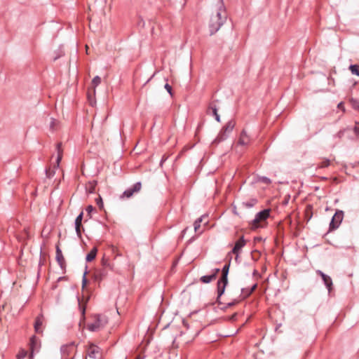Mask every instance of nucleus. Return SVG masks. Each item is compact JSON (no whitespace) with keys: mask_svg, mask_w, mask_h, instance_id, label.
<instances>
[{"mask_svg":"<svg viewBox=\"0 0 359 359\" xmlns=\"http://www.w3.org/2000/svg\"><path fill=\"white\" fill-rule=\"evenodd\" d=\"M235 316H236V314H234L233 316H232V318H232V319H233V318H234V317H235Z\"/></svg>","mask_w":359,"mask_h":359,"instance_id":"obj_43","label":"nucleus"},{"mask_svg":"<svg viewBox=\"0 0 359 359\" xmlns=\"http://www.w3.org/2000/svg\"><path fill=\"white\" fill-rule=\"evenodd\" d=\"M94 276L95 280H101L102 277V274L100 272H95Z\"/></svg>","mask_w":359,"mask_h":359,"instance_id":"obj_31","label":"nucleus"},{"mask_svg":"<svg viewBox=\"0 0 359 359\" xmlns=\"http://www.w3.org/2000/svg\"><path fill=\"white\" fill-rule=\"evenodd\" d=\"M349 70L353 74L357 75L359 76V65H352L349 67Z\"/></svg>","mask_w":359,"mask_h":359,"instance_id":"obj_24","label":"nucleus"},{"mask_svg":"<svg viewBox=\"0 0 359 359\" xmlns=\"http://www.w3.org/2000/svg\"><path fill=\"white\" fill-rule=\"evenodd\" d=\"M257 284H254L250 289H243V294L245 295V297H248L250 294H251L257 288Z\"/></svg>","mask_w":359,"mask_h":359,"instance_id":"obj_23","label":"nucleus"},{"mask_svg":"<svg viewBox=\"0 0 359 359\" xmlns=\"http://www.w3.org/2000/svg\"><path fill=\"white\" fill-rule=\"evenodd\" d=\"M40 344L39 340L36 339L35 336H33L30 339V344H29V349H30V354H29V358L32 359L34 357V352H37L39 349Z\"/></svg>","mask_w":359,"mask_h":359,"instance_id":"obj_7","label":"nucleus"},{"mask_svg":"<svg viewBox=\"0 0 359 359\" xmlns=\"http://www.w3.org/2000/svg\"><path fill=\"white\" fill-rule=\"evenodd\" d=\"M338 107L340 109H343V104L341 102L338 104Z\"/></svg>","mask_w":359,"mask_h":359,"instance_id":"obj_40","label":"nucleus"},{"mask_svg":"<svg viewBox=\"0 0 359 359\" xmlns=\"http://www.w3.org/2000/svg\"><path fill=\"white\" fill-rule=\"evenodd\" d=\"M87 353L89 357L95 359H98L101 356L100 348L94 344H90L88 346Z\"/></svg>","mask_w":359,"mask_h":359,"instance_id":"obj_8","label":"nucleus"},{"mask_svg":"<svg viewBox=\"0 0 359 359\" xmlns=\"http://www.w3.org/2000/svg\"><path fill=\"white\" fill-rule=\"evenodd\" d=\"M330 165V161L328 159H324L323 161L319 164L318 167L323 168L329 166Z\"/></svg>","mask_w":359,"mask_h":359,"instance_id":"obj_26","label":"nucleus"},{"mask_svg":"<svg viewBox=\"0 0 359 359\" xmlns=\"http://www.w3.org/2000/svg\"><path fill=\"white\" fill-rule=\"evenodd\" d=\"M342 135H343V132H342V131H340V132H339V133H337V136H338L339 138H341Z\"/></svg>","mask_w":359,"mask_h":359,"instance_id":"obj_38","label":"nucleus"},{"mask_svg":"<svg viewBox=\"0 0 359 359\" xmlns=\"http://www.w3.org/2000/svg\"><path fill=\"white\" fill-rule=\"evenodd\" d=\"M205 219V217H201L199 219H198L195 223H194V230L196 232H199L200 233L202 232V231H199L200 229V223L203 222V220Z\"/></svg>","mask_w":359,"mask_h":359,"instance_id":"obj_22","label":"nucleus"},{"mask_svg":"<svg viewBox=\"0 0 359 359\" xmlns=\"http://www.w3.org/2000/svg\"><path fill=\"white\" fill-rule=\"evenodd\" d=\"M76 347L74 344H70L69 345L62 346V352L64 356L74 355L76 353Z\"/></svg>","mask_w":359,"mask_h":359,"instance_id":"obj_9","label":"nucleus"},{"mask_svg":"<svg viewBox=\"0 0 359 359\" xmlns=\"http://www.w3.org/2000/svg\"><path fill=\"white\" fill-rule=\"evenodd\" d=\"M235 123L233 121H229L226 125L223 128V133L231 132L234 128Z\"/></svg>","mask_w":359,"mask_h":359,"instance_id":"obj_20","label":"nucleus"},{"mask_svg":"<svg viewBox=\"0 0 359 359\" xmlns=\"http://www.w3.org/2000/svg\"><path fill=\"white\" fill-rule=\"evenodd\" d=\"M101 82V79L100 76H96L92 81L91 85H92V93L93 94L95 93V87L97 86Z\"/></svg>","mask_w":359,"mask_h":359,"instance_id":"obj_19","label":"nucleus"},{"mask_svg":"<svg viewBox=\"0 0 359 359\" xmlns=\"http://www.w3.org/2000/svg\"><path fill=\"white\" fill-rule=\"evenodd\" d=\"M269 215V211L266 210L259 212L252 222V229H257L263 226V223L268 218Z\"/></svg>","mask_w":359,"mask_h":359,"instance_id":"obj_4","label":"nucleus"},{"mask_svg":"<svg viewBox=\"0 0 359 359\" xmlns=\"http://www.w3.org/2000/svg\"><path fill=\"white\" fill-rule=\"evenodd\" d=\"M317 273L322 277L328 290L330 291L332 289V281L331 278L330 276L325 275L320 271H318Z\"/></svg>","mask_w":359,"mask_h":359,"instance_id":"obj_13","label":"nucleus"},{"mask_svg":"<svg viewBox=\"0 0 359 359\" xmlns=\"http://www.w3.org/2000/svg\"><path fill=\"white\" fill-rule=\"evenodd\" d=\"M27 355V351L25 350H20L17 355L18 359H23Z\"/></svg>","mask_w":359,"mask_h":359,"instance_id":"obj_27","label":"nucleus"},{"mask_svg":"<svg viewBox=\"0 0 359 359\" xmlns=\"http://www.w3.org/2000/svg\"><path fill=\"white\" fill-rule=\"evenodd\" d=\"M88 298H86V300H85V302H84V304H86V303L88 302Z\"/></svg>","mask_w":359,"mask_h":359,"instance_id":"obj_42","label":"nucleus"},{"mask_svg":"<svg viewBox=\"0 0 359 359\" xmlns=\"http://www.w3.org/2000/svg\"><path fill=\"white\" fill-rule=\"evenodd\" d=\"M56 259L60 266L62 267L65 263V259L61 250L58 247H57L56 250Z\"/></svg>","mask_w":359,"mask_h":359,"instance_id":"obj_16","label":"nucleus"},{"mask_svg":"<svg viewBox=\"0 0 359 359\" xmlns=\"http://www.w3.org/2000/svg\"><path fill=\"white\" fill-rule=\"evenodd\" d=\"M86 53L88 54V51H89L88 46H86Z\"/></svg>","mask_w":359,"mask_h":359,"instance_id":"obj_41","label":"nucleus"},{"mask_svg":"<svg viewBox=\"0 0 359 359\" xmlns=\"http://www.w3.org/2000/svg\"><path fill=\"white\" fill-rule=\"evenodd\" d=\"M165 88L170 95H172V87L168 83L165 85Z\"/></svg>","mask_w":359,"mask_h":359,"instance_id":"obj_34","label":"nucleus"},{"mask_svg":"<svg viewBox=\"0 0 359 359\" xmlns=\"http://www.w3.org/2000/svg\"><path fill=\"white\" fill-rule=\"evenodd\" d=\"M108 323L107 318L104 315L94 314L91 321L88 323V329L91 332H97L102 329Z\"/></svg>","mask_w":359,"mask_h":359,"instance_id":"obj_2","label":"nucleus"},{"mask_svg":"<svg viewBox=\"0 0 359 359\" xmlns=\"http://www.w3.org/2000/svg\"><path fill=\"white\" fill-rule=\"evenodd\" d=\"M86 284H87V280L84 276L83 278V281H82V292L83 293H84V292H85V287H86ZM84 298H85L84 294H83L82 301H83Z\"/></svg>","mask_w":359,"mask_h":359,"instance_id":"obj_28","label":"nucleus"},{"mask_svg":"<svg viewBox=\"0 0 359 359\" xmlns=\"http://www.w3.org/2000/svg\"><path fill=\"white\" fill-rule=\"evenodd\" d=\"M226 18L227 15L225 8L222 4H219L212 11L209 20L210 34H213L217 32L226 21Z\"/></svg>","mask_w":359,"mask_h":359,"instance_id":"obj_1","label":"nucleus"},{"mask_svg":"<svg viewBox=\"0 0 359 359\" xmlns=\"http://www.w3.org/2000/svg\"><path fill=\"white\" fill-rule=\"evenodd\" d=\"M354 132L356 135H359V123L356 122L354 128Z\"/></svg>","mask_w":359,"mask_h":359,"instance_id":"obj_33","label":"nucleus"},{"mask_svg":"<svg viewBox=\"0 0 359 359\" xmlns=\"http://www.w3.org/2000/svg\"><path fill=\"white\" fill-rule=\"evenodd\" d=\"M81 228H82V223L81 222H75L76 231L77 235L79 237L81 236Z\"/></svg>","mask_w":359,"mask_h":359,"instance_id":"obj_25","label":"nucleus"},{"mask_svg":"<svg viewBox=\"0 0 359 359\" xmlns=\"http://www.w3.org/2000/svg\"><path fill=\"white\" fill-rule=\"evenodd\" d=\"M263 181L264 182H266V183H269L270 182V180L269 179L266 178V177L263 179Z\"/></svg>","mask_w":359,"mask_h":359,"instance_id":"obj_39","label":"nucleus"},{"mask_svg":"<svg viewBox=\"0 0 359 359\" xmlns=\"http://www.w3.org/2000/svg\"><path fill=\"white\" fill-rule=\"evenodd\" d=\"M97 204L99 205V206L100 208L102 207L103 204H102V198H99V201H97Z\"/></svg>","mask_w":359,"mask_h":359,"instance_id":"obj_36","label":"nucleus"},{"mask_svg":"<svg viewBox=\"0 0 359 359\" xmlns=\"http://www.w3.org/2000/svg\"><path fill=\"white\" fill-rule=\"evenodd\" d=\"M351 103H352V106L355 108V109H359V102H358L357 101L355 100H351Z\"/></svg>","mask_w":359,"mask_h":359,"instance_id":"obj_32","label":"nucleus"},{"mask_svg":"<svg viewBox=\"0 0 359 359\" xmlns=\"http://www.w3.org/2000/svg\"><path fill=\"white\" fill-rule=\"evenodd\" d=\"M83 215V211H82V212L79 215V216L76 218L75 222H82Z\"/></svg>","mask_w":359,"mask_h":359,"instance_id":"obj_30","label":"nucleus"},{"mask_svg":"<svg viewBox=\"0 0 359 359\" xmlns=\"http://www.w3.org/2000/svg\"><path fill=\"white\" fill-rule=\"evenodd\" d=\"M142 189V184L140 182H137L132 187L126 190L121 196V198H129L133 196L135 194L138 193Z\"/></svg>","mask_w":359,"mask_h":359,"instance_id":"obj_5","label":"nucleus"},{"mask_svg":"<svg viewBox=\"0 0 359 359\" xmlns=\"http://www.w3.org/2000/svg\"><path fill=\"white\" fill-rule=\"evenodd\" d=\"M219 272V269H216L215 270V272L213 273V274L210 275V276H203L201 278V281L203 283H210L211 281L214 280L216 277H217V273Z\"/></svg>","mask_w":359,"mask_h":359,"instance_id":"obj_12","label":"nucleus"},{"mask_svg":"<svg viewBox=\"0 0 359 359\" xmlns=\"http://www.w3.org/2000/svg\"><path fill=\"white\" fill-rule=\"evenodd\" d=\"M343 219V212L341 211L337 212L330 222V228L332 230L336 229L339 226Z\"/></svg>","mask_w":359,"mask_h":359,"instance_id":"obj_6","label":"nucleus"},{"mask_svg":"<svg viewBox=\"0 0 359 359\" xmlns=\"http://www.w3.org/2000/svg\"><path fill=\"white\" fill-rule=\"evenodd\" d=\"M246 243V241L243 238V237H241L238 241H236L235 246L233 247L232 250V252L234 255H238L240 252V250L242 249L243 247L245 246Z\"/></svg>","mask_w":359,"mask_h":359,"instance_id":"obj_11","label":"nucleus"},{"mask_svg":"<svg viewBox=\"0 0 359 359\" xmlns=\"http://www.w3.org/2000/svg\"><path fill=\"white\" fill-rule=\"evenodd\" d=\"M97 249L96 248H93L91 251L86 256V260L88 262H91L93 261L95 258V256H96V254H97Z\"/></svg>","mask_w":359,"mask_h":359,"instance_id":"obj_18","label":"nucleus"},{"mask_svg":"<svg viewBox=\"0 0 359 359\" xmlns=\"http://www.w3.org/2000/svg\"><path fill=\"white\" fill-rule=\"evenodd\" d=\"M57 158L56 160V164H57V167H58L60 162L62 158V150L61 149V143H58L57 144Z\"/></svg>","mask_w":359,"mask_h":359,"instance_id":"obj_17","label":"nucleus"},{"mask_svg":"<svg viewBox=\"0 0 359 359\" xmlns=\"http://www.w3.org/2000/svg\"><path fill=\"white\" fill-rule=\"evenodd\" d=\"M254 241H255V243L256 242H261L262 241V238L257 237V238H255Z\"/></svg>","mask_w":359,"mask_h":359,"instance_id":"obj_37","label":"nucleus"},{"mask_svg":"<svg viewBox=\"0 0 359 359\" xmlns=\"http://www.w3.org/2000/svg\"><path fill=\"white\" fill-rule=\"evenodd\" d=\"M79 308L81 311L82 316H83L85 314L86 307H85V305L83 303H81V301L80 299H79Z\"/></svg>","mask_w":359,"mask_h":359,"instance_id":"obj_29","label":"nucleus"},{"mask_svg":"<svg viewBox=\"0 0 359 359\" xmlns=\"http://www.w3.org/2000/svg\"><path fill=\"white\" fill-rule=\"evenodd\" d=\"M229 269V264H226L222 269V276L217 283L218 297H220L224 292L226 285H227V276Z\"/></svg>","mask_w":359,"mask_h":359,"instance_id":"obj_3","label":"nucleus"},{"mask_svg":"<svg viewBox=\"0 0 359 359\" xmlns=\"http://www.w3.org/2000/svg\"><path fill=\"white\" fill-rule=\"evenodd\" d=\"M207 114L210 116H214L217 121H220V116L217 113V109L215 106L211 104L207 109Z\"/></svg>","mask_w":359,"mask_h":359,"instance_id":"obj_14","label":"nucleus"},{"mask_svg":"<svg viewBox=\"0 0 359 359\" xmlns=\"http://www.w3.org/2000/svg\"><path fill=\"white\" fill-rule=\"evenodd\" d=\"M93 207L92 205H88L87 208H86V211L88 212V214H90V212L93 210Z\"/></svg>","mask_w":359,"mask_h":359,"instance_id":"obj_35","label":"nucleus"},{"mask_svg":"<svg viewBox=\"0 0 359 359\" xmlns=\"http://www.w3.org/2000/svg\"><path fill=\"white\" fill-rule=\"evenodd\" d=\"M44 318L43 315L36 317L34 323V330L36 333H42V326L43 324Z\"/></svg>","mask_w":359,"mask_h":359,"instance_id":"obj_10","label":"nucleus"},{"mask_svg":"<svg viewBox=\"0 0 359 359\" xmlns=\"http://www.w3.org/2000/svg\"><path fill=\"white\" fill-rule=\"evenodd\" d=\"M97 182L95 181L89 182L86 184V189L89 193H93L95 191V186Z\"/></svg>","mask_w":359,"mask_h":359,"instance_id":"obj_21","label":"nucleus"},{"mask_svg":"<svg viewBox=\"0 0 359 359\" xmlns=\"http://www.w3.org/2000/svg\"><path fill=\"white\" fill-rule=\"evenodd\" d=\"M250 142V138L245 130H243L241 133V136L238 140V144L240 145H247Z\"/></svg>","mask_w":359,"mask_h":359,"instance_id":"obj_15","label":"nucleus"}]
</instances>
